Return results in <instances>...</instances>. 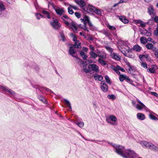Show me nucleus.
I'll use <instances>...</instances> for the list:
<instances>
[{"mask_svg":"<svg viewBox=\"0 0 158 158\" xmlns=\"http://www.w3.org/2000/svg\"><path fill=\"white\" fill-rule=\"evenodd\" d=\"M89 47L90 49L92 50V51H94V47L93 46L90 45L89 46Z\"/></svg>","mask_w":158,"mask_h":158,"instance_id":"58","label":"nucleus"},{"mask_svg":"<svg viewBox=\"0 0 158 158\" xmlns=\"http://www.w3.org/2000/svg\"><path fill=\"white\" fill-rule=\"evenodd\" d=\"M148 13L150 15H154V14L153 12V8L152 6H151L148 8Z\"/></svg>","mask_w":158,"mask_h":158,"instance_id":"24","label":"nucleus"},{"mask_svg":"<svg viewBox=\"0 0 158 158\" xmlns=\"http://www.w3.org/2000/svg\"><path fill=\"white\" fill-rule=\"evenodd\" d=\"M125 80H126V81L130 83L132 82V81L127 76H126V78Z\"/></svg>","mask_w":158,"mask_h":158,"instance_id":"52","label":"nucleus"},{"mask_svg":"<svg viewBox=\"0 0 158 158\" xmlns=\"http://www.w3.org/2000/svg\"><path fill=\"white\" fill-rule=\"evenodd\" d=\"M35 16L38 20H39L41 18H44V16L40 13H36L35 14Z\"/></svg>","mask_w":158,"mask_h":158,"instance_id":"33","label":"nucleus"},{"mask_svg":"<svg viewBox=\"0 0 158 158\" xmlns=\"http://www.w3.org/2000/svg\"><path fill=\"white\" fill-rule=\"evenodd\" d=\"M55 10L58 15H61L64 12V9L63 8H56L55 9Z\"/></svg>","mask_w":158,"mask_h":158,"instance_id":"17","label":"nucleus"},{"mask_svg":"<svg viewBox=\"0 0 158 158\" xmlns=\"http://www.w3.org/2000/svg\"><path fill=\"white\" fill-rule=\"evenodd\" d=\"M127 65L129 66V71H128V73H131L132 72H133L134 71V69H133V68L131 67V66H130V64L129 63H128L127 64Z\"/></svg>","mask_w":158,"mask_h":158,"instance_id":"45","label":"nucleus"},{"mask_svg":"<svg viewBox=\"0 0 158 158\" xmlns=\"http://www.w3.org/2000/svg\"><path fill=\"white\" fill-rule=\"evenodd\" d=\"M71 46L70 47L69 49V54L72 56L73 57H75L76 58H77V57L74 55V54L75 53V51L74 50L72 44H71Z\"/></svg>","mask_w":158,"mask_h":158,"instance_id":"9","label":"nucleus"},{"mask_svg":"<svg viewBox=\"0 0 158 158\" xmlns=\"http://www.w3.org/2000/svg\"><path fill=\"white\" fill-rule=\"evenodd\" d=\"M154 34L156 35H158V26L157 27L156 30L154 31Z\"/></svg>","mask_w":158,"mask_h":158,"instance_id":"62","label":"nucleus"},{"mask_svg":"<svg viewBox=\"0 0 158 158\" xmlns=\"http://www.w3.org/2000/svg\"><path fill=\"white\" fill-rule=\"evenodd\" d=\"M94 79L96 81H101L103 79V77L101 75L95 74L93 76Z\"/></svg>","mask_w":158,"mask_h":158,"instance_id":"13","label":"nucleus"},{"mask_svg":"<svg viewBox=\"0 0 158 158\" xmlns=\"http://www.w3.org/2000/svg\"><path fill=\"white\" fill-rule=\"evenodd\" d=\"M112 58L115 60L119 61L121 60L120 57L118 55L117 53H113L110 54Z\"/></svg>","mask_w":158,"mask_h":158,"instance_id":"12","label":"nucleus"},{"mask_svg":"<svg viewBox=\"0 0 158 158\" xmlns=\"http://www.w3.org/2000/svg\"><path fill=\"white\" fill-rule=\"evenodd\" d=\"M101 87L102 90L104 92H106L108 90V86L106 84L104 83V81H102L101 83Z\"/></svg>","mask_w":158,"mask_h":158,"instance_id":"10","label":"nucleus"},{"mask_svg":"<svg viewBox=\"0 0 158 158\" xmlns=\"http://www.w3.org/2000/svg\"><path fill=\"white\" fill-rule=\"evenodd\" d=\"M39 90L40 91H42V92L45 91H47L48 92H52V91L50 89L46 87H41L40 89H39Z\"/></svg>","mask_w":158,"mask_h":158,"instance_id":"30","label":"nucleus"},{"mask_svg":"<svg viewBox=\"0 0 158 158\" xmlns=\"http://www.w3.org/2000/svg\"><path fill=\"white\" fill-rule=\"evenodd\" d=\"M153 19L156 23H158V16H156Z\"/></svg>","mask_w":158,"mask_h":158,"instance_id":"60","label":"nucleus"},{"mask_svg":"<svg viewBox=\"0 0 158 158\" xmlns=\"http://www.w3.org/2000/svg\"><path fill=\"white\" fill-rule=\"evenodd\" d=\"M42 13L44 15H46L48 19H49L51 18L50 15V13L49 12L46 10H45L44 9L42 10Z\"/></svg>","mask_w":158,"mask_h":158,"instance_id":"22","label":"nucleus"},{"mask_svg":"<svg viewBox=\"0 0 158 158\" xmlns=\"http://www.w3.org/2000/svg\"><path fill=\"white\" fill-rule=\"evenodd\" d=\"M149 118L150 119L152 120H158V119H157L155 116L154 115L152 114H149Z\"/></svg>","mask_w":158,"mask_h":158,"instance_id":"44","label":"nucleus"},{"mask_svg":"<svg viewBox=\"0 0 158 158\" xmlns=\"http://www.w3.org/2000/svg\"><path fill=\"white\" fill-rule=\"evenodd\" d=\"M151 93L153 95L156 97H158V94L157 93H156L155 92H151Z\"/></svg>","mask_w":158,"mask_h":158,"instance_id":"63","label":"nucleus"},{"mask_svg":"<svg viewBox=\"0 0 158 158\" xmlns=\"http://www.w3.org/2000/svg\"><path fill=\"white\" fill-rule=\"evenodd\" d=\"M106 48L108 51L110 52L111 53V54L112 53V52H113V50L111 48L109 47H106Z\"/></svg>","mask_w":158,"mask_h":158,"instance_id":"51","label":"nucleus"},{"mask_svg":"<svg viewBox=\"0 0 158 158\" xmlns=\"http://www.w3.org/2000/svg\"><path fill=\"white\" fill-rule=\"evenodd\" d=\"M126 76L123 75H120L119 77V79L121 81H123L124 80H125Z\"/></svg>","mask_w":158,"mask_h":158,"instance_id":"41","label":"nucleus"},{"mask_svg":"<svg viewBox=\"0 0 158 158\" xmlns=\"http://www.w3.org/2000/svg\"><path fill=\"white\" fill-rule=\"evenodd\" d=\"M133 50L137 52H140L142 49V48L138 45H135L133 48Z\"/></svg>","mask_w":158,"mask_h":158,"instance_id":"19","label":"nucleus"},{"mask_svg":"<svg viewBox=\"0 0 158 158\" xmlns=\"http://www.w3.org/2000/svg\"><path fill=\"white\" fill-rule=\"evenodd\" d=\"M61 19L66 25L68 27L69 26L70 24L69 23V22L71 20H67V21L62 17H61Z\"/></svg>","mask_w":158,"mask_h":158,"instance_id":"34","label":"nucleus"},{"mask_svg":"<svg viewBox=\"0 0 158 158\" xmlns=\"http://www.w3.org/2000/svg\"><path fill=\"white\" fill-rule=\"evenodd\" d=\"M89 67L90 68L91 72L93 71L94 72L98 73L100 71L98 66L96 64H90L89 65Z\"/></svg>","mask_w":158,"mask_h":158,"instance_id":"5","label":"nucleus"},{"mask_svg":"<svg viewBox=\"0 0 158 158\" xmlns=\"http://www.w3.org/2000/svg\"><path fill=\"white\" fill-rule=\"evenodd\" d=\"M0 88L3 90L8 92L10 94H11L12 95L14 96L15 95V92L11 90V89L9 88L6 86L4 85H2L0 86Z\"/></svg>","mask_w":158,"mask_h":158,"instance_id":"6","label":"nucleus"},{"mask_svg":"<svg viewBox=\"0 0 158 158\" xmlns=\"http://www.w3.org/2000/svg\"><path fill=\"white\" fill-rule=\"evenodd\" d=\"M116 69L118 70H120L122 72H124L125 70L123 68L120 67L119 66H116Z\"/></svg>","mask_w":158,"mask_h":158,"instance_id":"48","label":"nucleus"},{"mask_svg":"<svg viewBox=\"0 0 158 158\" xmlns=\"http://www.w3.org/2000/svg\"><path fill=\"white\" fill-rule=\"evenodd\" d=\"M83 71L86 74L91 72L90 68L89 67V66L88 67V68H87L86 66H84L83 67Z\"/></svg>","mask_w":158,"mask_h":158,"instance_id":"26","label":"nucleus"},{"mask_svg":"<svg viewBox=\"0 0 158 158\" xmlns=\"http://www.w3.org/2000/svg\"><path fill=\"white\" fill-rule=\"evenodd\" d=\"M80 54L81 56L83 59H86L87 58V56L85 54V53L84 52H81Z\"/></svg>","mask_w":158,"mask_h":158,"instance_id":"36","label":"nucleus"},{"mask_svg":"<svg viewBox=\"0 0 158 158\" xmlns=\"http://www.w3.org/2000/svg\"><path fill=\"white\" fill-rule=\"evenodd\" d=\"M98 61L99 63L102 65H106L107 64L106 62L104 60L102 59V58H99L98 60Z\"/></svg>","mask_w":158,"mask_h":158,"instance_id":"28","label":"nucleus"},{"mask_svg":"<svg viewBox=\"0 0 158 158\" xmlns=\"http://www.w3.org/2000/svg\"><path fill=\"white\" fill-rule=\"evenodd\" d=\"M147 71L148 72L151 73H154L155 72V70L154 68L148 69H147Z\"/></svg>","mask_w":158,"mask_h":158,"instance_id":"42","label":"nucleus"},{"mask_svg":"<svg viewBox=\"0 0 158 158\" xmlns=\"http://www.w3.org/2000/svg\"><path fill=\"white\" fill-rule=\"evenodd\" d=\"M6 9L5 6L2 2H0V15H1Z\"/></svg>","mask_w":158,"mask_h":158,"instance_id":"15","label":"nucleus"},{"mask_svg":"<svg viewBox=\"0 0 158 158\" xmlns=\"http://www.w3.org/2000/svg\"><path fill=\"white\" fill-rule=\"evenodd\" d=\"M137 117L138 119L141 120H143L145 118V115L141 113H138L137 114Z\"/></svg>","mask_w":158,"mask_h":158,"instance_id":"18","label":"nucleus"},{"mask_svg":"<svg viewBox=\"0 0 158 158\" xmlns=\"http://www.w3.org/2000/svg\"><path fill=\"white\" fill-rule=\"evenodd\" d=\"M89 54L90 56V57L94 59H95L98 56L97 54L93 51H91Z\"/></svg>","mask_w":158,"mask_h":158,"instance_id":"21","label":"nucleus"},{"mask_svg":"<svg viewBox=\"0 0 158 158\" xmlns=\"http://www.w3.org/2000/svg\"><path fill=\"white\" fill-rule=\"evenodd\" d=\"M140 40L141 43L143 44H145L147 43L146 39L144 37L142 36L140 38Z\"/></svg>","mask_w":158,"mask_h":158,"instance_id":"31","label":"nucleus"},{"mask_svg":"<svg viewBox=\"0 0 158 158\" xmlns=\"http://www.w3.org/2000/svg\"><path fill=\"white\" fill-rule=\"evenodd\" d=\"M62 17H62V18L63 17L65 19H66L67 20H71V19L66 15H63L62 16Z\"/></svg>","mask_w":158,"mask_h":158,"instance_id":"61","label":"nucleus"},{"mask_svg":"<svg viewBox=\"0 0 158 158\" xmlns=\"http://www.w3.org/2000/svg\"><path fill=\"white\" fill-rule=\"evenodd\" d=\"M137 102L141 105H142L143 106H145V105L142 103L139 99H137Z\"/></svg>","mask_w":158,"mask_h":158,"instance_id":"59","label":"nucleus"},{"mask_svg":"<svg viewBox=\"0 0 158 158\" xmlns=\"http://www.w3.org/2000/svg\"><path fill=\"white\" fill-rule=\"evenodd\" d=\"M139 58L140 60H142V59L143 58H146L148 57V56L147 55H140L139 56Z\"/></svg>","mask_w":158,"mask_h":158,"instance_id":"47","label":"nucleus"},{"mask_svg":"<svg viewBox=\"0 0 158 158\" xmlns=\"http://www.w3.org/2000/svg\"><path fill=\"white\" fill-rule=\"evenodd\" d=\"M69 27H70L74 31H75L77 30L76 24L74 22L72 21L70 23L69 26Z\"/></svg>","mask_w":158,"mask_h":158,"instance_id":"14","label":"nucleus"},{"mask_svg":"<svg viewBox=\"0 0 158 158\" xmlns=\"http://www.w3.org/2000/svg\"><path fill=\"white\" fill-rule=\"evenodd\" d=\"M96 9V8L93 6L91 5H89L87 8V10H90L91 12H94V11H95Z\"/></svg>","mask_w":158,"mask_h":158,"instance_id":"27","label":"nucleus"},{"mask_svg":"<svg viewBox=\"0 0 158 158\" xmlns=\"http://www.w3.org/2000/svg\"><path fill=\"white\" fill-rule=\"evenodd\" d=\"M107 98L109 99L114 100L116 98L115 96L113 94H109L107 95Z\"/></svg>","mask_w":158,"mask_h":158,"instance_id":"38","label":"nucleus"},{"mask_svg":"<svg viewBox=\"0 0 158 158\" xmlns=\"http://www.w3.org/2000/svg\"><path fill=\"white\" fill-rule=\"evenodd\" d=\"M119 19L123 23H127L128 22V20L125 17L123 16H119Z\"/></svg>","mask_w":158,"mask_h":158,"instance_id":"20","label":"nucleus"},{"mask_svg":"<svg viewBox=\"0 0 158 158\" xmlns=\"http://www.w3.org/2000/svg\"><path fill=\"white\" fill-rule=\"evenodd\" d=\"M68 11L69 13L71 15L73 14L74 13L73 11V10L72 7H71L70 6L68 8Z\"/></svg>","mask_w":158,"mask_h":158,"instance_id":"43","label":"nucleus"},{"mask_svg":"<svg viewBox=\"0 0 158 158\" xmlns=\"http://www.w3.org/2000/svg\"><path fill=\"white\" fill-rule=\"evenodd\" d=\"M146 47L148 49H152V50L153 48H156L153 47V45L151 43L147 44L146 45Z\"/></svg>","mask_w":158,"mask_h":158,"instance_id":"32","label":"nucleus"},{"mask_svg":"<svg viewBox=\"0 0 158 158\" xmlns=\"http://www.w3.org/2000/svg\"><path fill=\"white\" fill-rule=\"evenodd\" d=\"M74 14L75 16L78 18H80L81 15L78 12H75Z\"/></svg>","mask_w":158,"mask_h":158,"instance_id":"54","label":"nucleus"},{"mask_svg":"<svg viewBox=\"0 0 158 158\" xmlns=\"http://www.w3.org/2000/svg\"><path fill=\"white\" fill-rule=\"evenodd\" d=\"M75 2L82 9L84 8V10L86 11L84 7L85 3L84 1L82 0H75ZM87 11L88 12V11Z\"/></svg>","mask_w":158,"mask_h":158,"instance_id":"8","label":"nucleus"},{"mask_svg":"<svg viewBox=\"0 0 158 158\" xmlns=\"http://www.w3.org/2000/svg\"><path fill=\"white\" fill-rule=\"evenodd\" d=\"M135 107L137 109L139 110H142L143 108L145 109L146 107L145 105V106H143L140 104L139 105V104H136L135 106Z\"/></svg>","mask_w":158,"mask_h":158,"instance_id":"29","label":"nucleus"},{"mask_svg":"<svg viewBox=\"0 0 158 158\" xmlns=\"http://www.w3.org/2000/svg\"><path fill=\"white\" fill-rule=\"evenodd\" d=\"M139 143L144 148L150 149L155 152L158 151V148L151 143L146 141H141L139 142Z\"/></svg>","mask_w":158,"mask_h":158,"instance_id":"2","label":"nucleus"},{"mask_svg":"<svg viewBox=\"0 0 158 158\" xmlns=\"http://www.w3.org/2000/svg\"><path fill=\"white\" fill-rule=\"evenodd\" d=\"M136 24H139L138 26L141 27H144L145 26L146 24L141 20H136L134 21Z\"/></svg>","mask_w":158,"mask_h":158,"instance_id":"16","label":"nucleus"},{"mask_svg":"<svg viewBox=\"0 0 158 158\" xmlns=\"http://www.w3.org/2000/svg\"><path fill=\"white\" fill-rule=\"evenodd\" d=\"M69 6L71 7H72V9H74L75 10H78L77 7V6H73V5H69Z\"/></svg>","mask_w":158,"mask_h":158,"instance_id":"57","label":"nucleus"},{"mask_svg":"<svg viewBox=\"0 0 158 158\" xmlns=\"http://www.w3.org/2000/svg\"><path fill=\"white\" fill-rule=\"evenodd\" d=\"M119 44H120L121 45H125V43L123 41L120 40L118 41Z\"/></svg>","mask_w":158,"mask_h":158,"instance_id":"56","label":"nucleus"},{"mask_svg":"<svg viewBox=\"0 0 158 158\" xmlns=\"http://www.w3.org/2000/svg\"><path fill=\"white\" fill-rule=\"evenodd\" d=\"M77 125L80 127L82 128L83 127L84 124L83 122H81L77 123Z\"/></svg>","mask_w":158,"mask_h":158,"instance_id":"49","label":"nucleus"},{"mask_svg":"<svg viewBox=\"0 0 158 158\" xmlns=\"http://www.w3.org/2000/svg\"><path fill=\"white\" fill-rule=\"evenodd\" d=\"M153 51L155 52V55L156 57L158 58V50L156 48H153Z\"/></svg>","mask_w":158,"mask_h":158,"instance_id":"39","label":"nucleus"},{"mask_svg":"<svg viewBox=\"0 0 158 158\" xmlns=\"http://www.w3.org/2000/svg\"><path fill=\"white\" fill-rule=\"evenodd\" d=\"M117 120V118L116 117L113 115H110L108 117H107L106 119V121L108 123L112 125H114L115 123L113 122H115Z\"/></svg>","mask_w":158,"mask_h":158,"instance_id":"4","label":"nucleus"},{"mask_svg":"<svg viewBox=\"0 0 158 158\" xmlns=\"http://www.w3.org/2000/svg\"><path fill=\"white\" fill-rule=\"evenodd\" d=\"M107 27L111 31H115L116 30V28L114 26H111L109 24H108L107 25Z\"/></svg>","mask_w":158,"mask_h":158,"instance_id":"37","label":"nucleus"},{"mask_svg":"<svg viewBox=\"0 0 158 158\" xmlns=\"http://www.w3.org/2000/svg\"><path fill=\"white\" fill-rule=\"evenodd\" d=\"M104 34L106 36L108 37H109L110 35V33L107 31H105Z\"/></svg>","mask_w":158,"mask_h":158,"instance_id":"64","label":"nucleus"},{"mask_svg":"<svg viewBox=\"0 0 158 158\" xmlns=\"http://www.w3.org/2000/svg\"><path fill=\"white\" fill-rule=\"evenodd\" d=\"M110 144L115 149V152L124 158H136L138 156L133 150H126L124 147L112 143Z\"/></svg>","mask_w":158,"mask_h":158,"instance_id":"1","label":"nucleus"},{"mask_svg":"<svg viewBox=\"0 0 158 158\" xmlns=\"http://www.w3.org/2000/svg\"><path fill=\"white\" fill-rule=\"evenodd\" d=\"M84 19H85V21L86 23H88L90 21L89 19L88 16H85L84 17Z\"/></svg>","mask_w":158,"mask_h":158,"instance_id":"50","label":"nucleus"},{"mask_svg":"<svg viewBox=\"0 0 158 158\" xmlns=\"http://www.w3.org/2000/svg\"><path fill=\"white\" fill-rule=\"evenodd\" d=\"M64 101L66 105L71 110L72 107L69 101L66 99H64Z\"/></svg>","mask_w":158,"mask_h":158,"instance_id":"23","label":"nucleus"},{"mask_svg":"<svg viewBox=\"0 0 158 158\" xmlns=\"http://www.w3.org/2000/svg\"><path fill=\"white\" fill-rule=\"evenodd\" d=\"M84 24L83 25H82V26H81V25H80V27L81 28L83 29L84 30H85L87 31H89V30H88L87 28L86 27V23L84 21Z\"/></svg>","mask_w":158,"mask_h":158,"instance_id":"35","label":"nucleus"},{"mask_svg":"<svg viewBox=\"0 0 158 158\" xmlns=\"http://www.w3.org/2000/svg\"><path fill=\"white\" fill-rule=\"evenodd\" d=\"M72 37L73 38V41L75 42L74 44L73 45L74 47L75 48H81V44L80 42L77 41V37L75 35H72Z\"/></svg>","mask_w":158,"mask_h":158,"instance_id":"7","label":"nucleus"},{"mask_svg":"<svg viewBox=\"0 0 158 158\" xmlns=\"http://www.w3.org/2000/svg\"><path fill=\"white\" fill-rule=\"evenodd\" d=\"M148 31L146 29L143 30L141 32V34L142 35H146V34L147 32Z\"/></svg>","mask_w":158,"mask_h":158,"instance_id":"55","label":"nucleus"},{"mask_svg":"<svg viewBox=\"0 0 158 158\" xmlns=\"http://www.w3.org/2000/svg\"><path fill=\"white\" fill-rule=\"evenodd\" d=\"M51 25L55 30H58L61 26V25L58 21L56 19L53 18L52 21L50 23Z\"/></svg>","mask_w":158,"mask_h":158,"instance_id":"3","label":"nucleus"},{"mask_svg":"<svg viewBox=\"0 0 158 158\" xmlns=\"http://www.w3.org/2000/svg\"><path fill=\"white\" fill-rule=\"evenodd\" d=\"M97 53L98 56L99 57V58L105 59L106 57L105 53L102 51H98Z\"/></svg>","mask_w":158,"mask_h":158,"instance_id":"11","label":"nucleus"},{"mask_svg":"<svg viewBox=\"0 0 158 158\" xmlns=\"http://www.w3.org/2000/svg\"><path fill=\"white\" fill-rule=\"evenodd\" d=\"M118 48L119 49V51L125 56H127V53L126 52L124 49L121 48L120 46L118 47Z\"/></svg>","mask_w":158,"mask_h":158,"instance_id":"25","label":"nucleus"},{"mask_svg":"<svg viewBox=\"0 0 158 158\" xmlns=\"http://www.w3.org/2000/svg\"><path fill=\"white\" fill-rule=\"evenodd\" d=\"M105 78L106 79L107 83L109 84H111V82L109 77L107 76L106 75L105 76Z\"/></svg>","mask_w":158,"mask_h":158,"instance_id":"40","label":"nucleus"},{"mask_svg":"<svg viewBox=\"0 0 158 158\" xmlns=\"http://www.w3.org/2000/svg\"><path fill=\"white\" fill-rule=\"evenodd\" d=\"M94 12L98 15H100L101 14V10L97 9V8L96 9V10L95 11H94Z\"/></svg>","mask_w":158,"mask_h":158,"instance_id":"46","label":"nucleus"},{"mask_svg":"<svg viewBox=\"0 0 158 158\" xmlns=\"http://www.w3.org/2000/svg\"><path fill=\"white\" fill-rule=\"evenodd\" d=\"M141 66L144 68L147 69V64L145 62H143L141 64Z\"/></svg>","mask_w":158,"mask_h":158,"instance_id":"53","label":"nucleus"}]
</instances>
